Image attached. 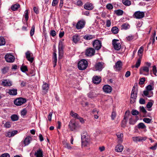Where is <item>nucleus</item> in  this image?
<instances>
[{"label":"nucleus","instance_id":"f257e3e1","mask_svg":"<svg viewBox=\"0 0 157 157\" xmlns=\"http://www.w3.org/2000/svg\"><path fill=\"white\" fill-rule=\"evenodd\" d=\"M146 66H143L140 69V74L145 75H148L149 73V68L151 67V63L147 62L146 63Z\"/></svg>","mask_w":157,"mask_h":157},{"label":"nucleus","instance_id":"f03ea898","mask_svg":"<svg viewBox=\"0 0 157 157\" xmlns=\"http://www.w3.org/2000/svg\"><path fill=\"white\" fill-rule=\"evenodd\" d=\"M88 66L87 61L84 59H82L78 62V68L80 70H84L86 69Z\"/></svg>","mask_w":157,"mask_h":157},{"label":"nucleus","instance_id":"7ed1b4c3","mask_svg":"<svg viewBox=\"0 0 157 157\" xmlns=\"http://www.w3.org/2000/svg\"><path fill=\"white\" fill-rule=\"evenodd\" d=\"M82 145V146H86L89 144V136L86 133H84L81 136Z\"/></svg>","mask_w":157,"mask_h":157},{"label":"nucleus","instance_id":"20e7f679","mask_svg":"<svg viewBox=\"0 0 157 157\" xmlns=\"http://www.w3.org/2000/svg\"><path fill=\"white\" fill-rule=\"evenodd\" d=\"M137 95V89H135L133 87L132 90L131 95L130 102L131 103H134L136 99Z\"/></svg>","mask_w":157,"mask_h":157},{"label":"nucleus","instance_id":"39448f33","mask_svg":"<svg viewBox=\"0 0 157 157\" xmlns=\"http://www.w3.org/2000/svg\"><path fill=\"white\" fill-rule=\"evenodd\" d=\"M112 44L114 49L116 50H120L121 48V45L118 40L113 39L112 40Z\"/></svg>","mask_w":157,"mask_h":157},{"label":"nucleus","instance_id":"423d86ee","mask_svg":"<svg viewBox=\"0 0 157 157\" xmlns=\"http://www.w3.org/2000/svg\"><path fill=\"white\" fill-rule=\"evenodd\" d=\"M26 101L25 98H19L14 101V104L17 106H20L25 103Z\"/></svg>","mask_w":157,"mask_h":157},{"label":"nucleus","instance_id":"0eeeda50","mask_svg":"<svg viewBox=\"0 0 157 157\" xmlns=\"http://www.w3.org/2000/svg\"><path fill=\"white\" fill-rule=\"evenodd\" d=\"M5 58L6 61L9 63H13L15 60L14 57L10 54H6Z\"/></svg>","mask_w":157,"mask_h":157},{"label":"nucleus","instance_id":"6e6552de","mask_svg":"<svg viewBox=\"0 0 157 157\" xmlns=\"http://www.w3.org/2000/svg\"><path fill=\"white\" fill-rule=\"evenodd\" d=\"M104 67V63L102 62H99L95 64L94 69L95 71H101Z\"/></svg>","mask_w":157,"mask_h":157},{"label":"nucleus","instance_id":"1a4fd4ad","mask_svg":"<svg viewBox=\"0 0 157 157\" xmlns=\"http://www.w3.org/2000/svg\"><path fill=\"white\" fill-rule=\"evenodd\" d=\"M25 56L28 60L31 63L33 62L34 57L33 54L29 51H28L25 53Z\"/></svg>","mask_w":157,"mask_h":157},{"label":"nucleus","instance_id":"9d476101","mask_svg":"<svg viewBox=\"0 0 157 157\" xmlns=\"http://www.w3.org/2000/svg\"><path fill=\"white\" fill-rule=\"evenodd\" d=\"M93 44L94 47L97 50L100 49L101 46V41L98 40H95L93 42Z\"/></svg>","mask_w":157,"mask_h":157},{"label":"nucleus","instance_id":"9b49d317","mask_svg":"<svg viewBox=\"0 0 157 157\" xmlns=\"http://www.w3.org/2000/svg\"><path fill=\"white\" fill-rule=\"evenodd\" d=\"M85 21L84 20H81L79 21L76 25V28L78 29H80L83 28L85 26Z\"/></svg>","mask_w":157,"mask_h":157},{"label":"nucleus","instance_id":"f8f14e48","mask_svg":"<svg viewBox=\"0 0 157 157\" xmlns=\"http://www.w3.org/2000/svg\"><path fill=\"white\" fill-rule=\"evenodd\" d=\"M134 16V17L136 19H141L144 17V13L143 12L137 11L135 13Z\"/></svg>","mask_w":157,"mask_h":157},{"label":"nucleus","instance_id":"ddd939ff","mask_svg":"<svg viewBox=\"0 0 157 157\" xmlns=\"http://www.w3.org/2000/svg\"><path fill=\"white\" fill-rule=\"evenodd\" d=\"M122 64L121 61H118L116 63L115 66H114V69L116 71H119L122 68Z\"/></svg>","mask_w":157,"mask_h":157},{"label":"nucleus","instance_id":"4468645a","mask_svg":"<svg viewBox=\"0 0 157 157\" xmlns=\"http://www.w3.org/2000/svg\"><path fill=\"white\" fill-rule=\"evenodd\" d=\"M1 85L5 86H10L12 85V81L9 80L4 79L2 82Z\"/></svg>","mask_w":157,"mask_h":157},{"label":"nucleus","instance_id":"2eb2a0df","mask_svg":"<svg viewBox=\"0 0 157 157\" xmlns=\"http://www.w3.org/2000/svg\"><path fill=\"white\" fill-rule=\"evenodd\" d=\"M95 50L92 48L87 49L86 51V55L88 56H92L94 55Z\"/></svg>","mask_w":157,"mask_h":157},{"label":"nucleus","instance_id":"dca6fc26","mask_svg":"<svg viewBox=\"0 0 157 157\" xmlns=\"http://www.w3.org/2000/svg\"><path fill=\"white\" fill-rule=\"evenodd\" d=\"M103 90L105 93H109L111 92L112 90V88L110 86L106 85L103 86Z\"/></svg>","mask_w":157,"mask_h":157},{"label":"nucleus","instance_id":"f3484780","mask_svg":"<svg viewBox=\"0 0 157 157\" xmlns=\"http://www.w3.org/2000/svg\"><path fill=\"white\" fill-rule=\"evenodd\" d=\"M84 8L85 9L88 10H92L94 7V6L92 4L88 2H87L85 3L84 5Z\"/></svg>","mask_w":157,"mask_h":157},{"label":"nucleus","instance_id":"a211bd4d","mask_svg":"<svg viewBox=\"0 0 157 157\" xmlns=\"http://www.w3.org/2000/svg\"><path fill=\"white\" fill-rule=\"evenodd\" d=\"M17 131L16 130L13 131L11 132L9 131L6 133L5 135L6 137H10L14 136L15 135L17 134Z\"/></svg>","mask_w":157,"mask_h":157},{"label":"nucleus","instance_id":"6ab92c4d","mask_svg":"<svg viewBox=\"0 0 157 157\" xmlns=\"http://www.w3.org/2000/svg\"><path fill=\"white\" fill-rule=\"evenodd\" d=\"M32 140V138L31 136H27L24 141V143L25 146L28 145L30 143Z\"/></svg>","mask_w":157,"mask_h":157},{"label":"nucleus","instance_id":"aec40b11","mask_svg":"<svg viewBox=\"0 0 157 157\" xmlns=\"http://www.w3.org/2000/svg\"><path fill=\"white\" fill-rule=\"evenodd\" d=\"M68 126L70 129L72 131L75 130L76 127L75 123L74 122H73L71 121L69 122Z\"/></svg>","mask_w":157,"mask_h":157},{"label":"nucleus","instance_id":"412c9836","mask_svg":"<svg viewBox=\"0 0 157 157\" xmlns=\"http://www.w3.org/2000/svg\"><path fill=\"white\" fill-rule=\"evenodd\" d=\"M101 81V79L99 76H97L93 77V82L94 83L98 84Z\"/></svg>","mask_w":157,"mask_h":157},{"label":"nucleus","instance_id":"4be33fe9","mask_svg":"<svg viewBox=\"0 0 157 157\" xmlns=\"http://www.w3.org/2000/svg\"><path fill=\"white\" fill-rule=\"evenodd\" d=\"M42 89L43 92L46 93L48 92L49 89L48 85L46 83H44L42 85Z\"/></svg>","mask_w":157,"mask_h":157},{"label":"nucleus","instance_id":"5701e85b","mask_svg":"<svg viewBox=\"0 0 157 157\" xmlns=\"http://www.w3.org/2000/svg\"><path fill=\"white\" fill-rule=\"evenodd\" d=\"M118 142L119 143H121L123 141V135L122 133H117L116 134Z\"/></svg>","mask_w":157,"mask_h":157},{"label":"nucleus","instance_id":"b1692460","mask_svg":"<svg viewBox=\"0 0 157 157\" xmlns=\"http://www.w3.org/2000/svg\"><path fill=\"white\" fill-rule=\"evenodd\" d=\"M63 50L62 47V46H59V59H61L63 56Z\"/></svg>","mask_w":157,"mask_h":157},{"label":"nucleus","instance_id":"393cba45","mask_svg":"<svg viewBox=\"0 0 157 157\" xmlns=\"http://www.w3.org/2000/svg\"><path fill=\"white\" fill-rule=\"evenodd\" d=\"M123 149V147L120 144H118L115 147V150L117 152H121Z\"/></svg>","mask_w":157,"mask_h":157},{"label":"nucleus","instance_id":"a878e982","mask_svg":"<svg viewBox=\"0 0 157 157\" xmlns=\"http://www.w3.org/2000/svg\"><path fill=\"white\" fill-rule=\"evenodd\" d=\"M8 92L10 95H15L17 94V90L14 89H10L8 90Z\"/></svg>","mask_w":157,"mask_h":157},{"label":"nucleus","instance_id":"bb28decb","mask_svg":"<svg viewBox=\"0 0 157 157\" xmlns=\"http://www.w3.org/2000/svg\"><path fill=\"white\" fill-rule=\"evenodd\" d=\"M35 155L36 157H43V152L42 150L39 149L35 153Z\"/></svg>","mask_w":157,"mask_h":157},{"label":"nucleus","instance_id":"cd10ccee","mask_svg":"<svg viewBox=\"0 0 157 157\" xmlns=\"http://www.w3.org/2000/svg\"><path fill=\"white\" fill-rule=\"evenodd\" d=\"M95 37V36L94 35L90 34H87L85 35L83 37L84 39L87 40L92 39L94 38Z\"/></svg>","mask_w":157,"mask_h":157},{"label":"nucleus","instance_id":"c85d7f7f","mask_svg":"<svg viewBox=\"0 0 157 157\" xmlns=\"http://www.w3.org/2000/svg\"><path fill=\"white\" fill-rule=\"evenodd\" d=\"M53 62L54 63L53 67H55L56 65V63L57 62L56 54L55 52L53 53Z\"/></svg>","mask_w":157,"mask_h":157},{"label":"nucleus","instance_id":"c756f323","mask_svg":"<svg viewBox=\"0 0 157 157\" xmlns=\"http://www.w3.org/2000/svg\"><path fill=\"white\" fill-rule=\"evenodd\" d=\"M20 6L19 4H16L12 5L11 7V9L13 11H15L17 10L20 7Z\"/></svg>","mask_w":157,"mask_h":157},{"label":"nucleus","instance_id":"7c9ffc66","mask_svg":"<svg viewBox=\"0 0 157 157\" xmlns=\"http://www.w3.org/2000/svg\"><path fill=\"white\" fill-rule=\"evenodd\" d=\"M79 40V38L78 35H75L73 36V41L75 44L77 43Z\"/></svg>","mask_w":157,"mask_h":157},{"label":"nucleus","instance_id":"2f4dec72","mask_svg":"<svg viewBox=\"0 0 157 157\" xmlns=\"http://www.w3.org/2000/svg\"><path fill=\"white\" fill-rule=\"evenodd\" d=\"M141 58H139L137 60V62H136V64L135 66H133L132 67L133 68L134 67L137 68L140 66L141 63Z\"/></svg>","mask_w":157,"mask_h":157},{"label":"nucleus","instance_id":"473e14b6","mask_svg":"<svg viewBox=\"0 0 157 157\" xmlns=\"http://www.w3.org/2000/svg\"><path fill=\"white\" fill-rule=\"evenodd\" d=\"M63 143L64 145V147L67 148L68 149H72V147L70 146L69 144L66 141H64L63 142Z\"/></svg>","mask_w":157,"mask_h":157},{"label":"nucleus","instance_id":"72a5a7b5","mask_svg":"<svg viewBox=\"0 0 157 157\" xmlns=\"http://www.w3.org/2000/svg\"><path fill=\"white\" fill-rule=\"evenodd\" d=\"M143 51L144 47L141 46L138 52V55L140 57L139 58L141 57L142 58V54L143 53Z\"/></svg>","mask_w":157,"mask_h":157},{"label":"nucleus","instance_id":"f704fd0d","mask_svg":"<svg viewBox=\"0 0 157 157\" xmlns=\"http://www.w3.org/2000/svg\"><path fill=\"white\" fill-rule=\"evenodd\" d=\"M122 29L126 30L130 28V26L128 23H125L122 25Z\"/></svg>","mask_w":157,"mask_h":157},{"label":"nucleus","instance_id":"c9c22d12","mask_svg":"<svg viewBox=\"0 0 157 157\" xmlns=\"http://www.w3.org/2000/svg\"><path fill=\"white\" fill-rule=\"evenodd\" d=\"M70 114L72 117L76 119H77L79 116L77 113H75L73 111H71Z\"/></svg>","mask_w":157,"mask_h":157},{"label":"nucleus","instance_id":"e433bc0d","mask_svg":"<svg viewBox=\"0 0 157 157\" xmlns=\"http://www.w3.org/2000/svg\"><path fill=\"white\" fill-rule=\"evenodd\" d=\"M122 2L126 6H129L131 4V2L129 0H122Z\"/></svg>","mask_w":157,"mask_h":157},{"label":"nucleus","instance_id":"4c0bfd02","mask_svg":"<svg viewBox=\"0 0 157 157\" xmlns=\"http://www.w3.org/2000/svg\"><path fill=\"white\" fill-rule=\"evenodd\" d=\"M138 127L139 129H144L146 128V126L143 123H140L138 125Z\"/></svg>","mask_w":157,"mask_h":157},{"label":"nucleus","instance_id":"58836bf2","mask_svg":"<svg viewBox=\"0 0 157 157\" xmlns=\"http://www.w3.org/2000/svg\"><path fill=\"white\" fill-rule=\"evenodd\" d=\"M112 32L115 34H117L119 31L117 27H114L111 29Z\"/></svg>","mask_w":157,"mask_h":157},{"label":"nucleus","instance_id":"ea45409f","mask_svg":"<svg viewBox=\"0 0 157 157\" xmlns=\"http://www.w3.org/2000/svg\"><path fill=\"white\" fill-rule=\"evenodd\" d=\"M115 13L118 16H121L122 15L123 11L121 10H118L115 11Z\"/></svg>","mask_w":157,"mask_h":157},{"label":"nucleus","instance_id":"a19ab883","mask_svg":"<svg viewBox=\"0 0 157 157\" xmlns=\"http://www.w3.org/2000/svg\"><path fill=\"white\" fill-rule=\"evenodd\" d=\"M12 120L13 121H17L18 119V117L16 115H13L11 117Z\"/></svg>","mask_w":157,"mask_h":157},{"label":"nucleus","instance_id":"79ce46f5","mask_svg":"<svg viewBox=\"0 0 157 157\" xmlns=\"http://www.w3.org/2000/svg\"><path fill=\"white\" fill-rule=\"evenodd\" d=\"M5 41L3 37H0V46L4 45L5 44Z\"/></svg>","mask_w":157,"mask_h":157},{"label":"nucleus","instance_id":"37998d69","mask_svg":"<svg viewBox=\"0 0 157 157\" xmlns=\"http://www.w3.org/2000/svg\"><path fill=\"white\" fill-rule=\"evenodd\" d=\"M11 122H7L4 124V127L6 128H10L11 126Z\"/></svg>","mask_w":157,"mask_h":157},{"label":"nucleus","instance_id":"c03bdc74","mask_svg":"<svg viewBox=\"0 0 157 157\" xmlns=\"http://www.w3.org/2000/svg\"><path fill=\"white\" fill-rule=\"evenodd\" d=\"M133 140L136 142H140V136H135L132 137Z\"/></svg>","mask_w":157,"mask_h":157},{"label":"nucleus","instance_id":"a18cd8bd","mask_svg":"<svg viewBox=\"0 0 157 157\" xmlns=\"http://www.w3.org/2000/svg\"><path fill=\"white\" fill-rule=\"evenodd\" d=\"M21 69L23 72H25L28 71L27 67L26 66H22L21 67Z\"/></svg>","mask_w":157,"mask_h":157},{"label":"nucleus","instance_id":"49530a36","mask_svg":"<svg viewBox=\"0 0 157 157\" xmlns=\"http://www.w3.org/2000/svg\"><path fill=\"white\" fill-rule=\"evenodd\" d=\"M151 119L148 118H144L143 119V121L147 123H150Z\"/></svg>","mask_w":157,"mask_h":157},{"label":"nucleus","instance_id":"de8ad7c7","mask_svg":"<svg viewBox=\"0 0 157 157\" xmlns=\"http://www.w3.org/2000/svg\"><path fill=\"white\" fill-rule=\"evenodd\" d=\"M35 31V26L34 25H33L31 28V29L30 32V35L32 36L34 33Z\"/></svg>","mask_w":157,"mask_h":157},{"label":"nucleus","instance_id":"09e8293b","mask_svg":"<svg viewBox=\"0 0 157 157\" xmlns=\"http://www.w3.org/2000/svg\"><path fill=\"white\" fill-rule=\"evenodd\" d=\"M154 87L151 85H148L146 87V90L147 91H151L153 90Z\"/></svg>","mask_w":157,"mask_h":157},{"label":"nucleus","instance_id":"8fccbe9b","mask_svg":"<svg viewBox=\"0 0 157 157\" xmlns=\"http://www.w3.org/2000/svg\"><path fill=\"white\" fill-rule=\"evenodd\" d=\"M28 10H26L25 12V15H24V17L26 19V21H28L29 18V17L28 16Z\"/></svg>","mask_w":157,"mask_h":157},{"label":"nucleus","instance_id":"3c124183","mask_svg":"<svg viewBox=\"0 0 157 157\" xmlns=\"http://www.w3.org/2000/svg\"><path fill=\"white\" fill-rule=\"evenodd\" d=\"M145 78H142L140 79L139 84L140 85H143L144 83V82L145 81Z\"/></svg>","mask_w":157,"mask_h":157},{"label":"nucleus","instance_id":"603ef678","mask_svg":"<svg viewBox=\"0 0 157 157\" xmlns=\"http://www.w3.org/2000/svg\"><path fill=\"white\" fill-rule=\"evenodd\" d=\"M106 7V8L108 10H112L113 8V5L110 3L107 4Z\"/></svg>","mask_w":157,"mask_h":157},{"label":"nucleus","instance_id":"864d4df0","mask_svg":"<svg viewBox=\"0 0 157 157\" xmlns=\"http://www.w3.org/2000/svg\"><path fill=\"white\" fill-rule=\"evenodd\" d=\"M151 101H152V100ZM152 101V102H148L146 106L147 108H150L152 106L153 104V101Z\"/></svg>","mask_w":157,"mask_h":157},{"label":"nucleus","instance_id":"5fc2aeb1","mask_svg":"<svg viewBox=\"0 0 157 157\" xmlns=\"http://www.w3.org/2000/svg\"><path fill=\"white\" fill-rule=\"evenodd\" d=\"M116 116V113L115 112L113 111L112 112L111 116L112 119V120H114L115 119V118Z\"/></svg>","mask_w":157,"mask_h":157},{"label":"nucleus","instance_id":"6e6d98bb","mask_svg":"<svg viewBox=\"0 0 157 157\" xmlns=\"http://www.w3.org/2000/svg\"><path fill=\"white\" fill-rule=\"evenodd\" d=\"M75 4L78 6H81L82 5L83 3L80 0H77V2L75 3Z\"/></svg>","mask_w":157,"mask_h":157},{"label":"nucleus","instance_id":"4d7b16f0","mask_svg":"<svg viewBox=\"0 0 157 157\" xmlns=\"http://www.w3.org/2000/svg\"><path fill=\"white\" fill-rule=\"evenodd\" d=\"M77 119L79 120V121L82 124H83L85 123V120L83 119V118L80 117L79 116L78 117Z\"/></svg>","mask_w":157,"mask_h":157},{"label":"nucleus","instance_id":"13d9d810","mask_svg":"<svg viewBox=\"0 0 157 157\" xmlns=\"http://www.w3.org/2000/svg\"><path fill=\"white\" fill-rule=\"evenodd\" d=\"M157 69L156 67L155 66H154L153 67V68H152V71L154 74L156 76V73L157 72Z\"/></svg>","mask_w":157,"mask_h":157},{"label":"nucleus","instance_id":"bf43d9fd","mask_svg":"<svg viewBox=\"0 0 157 157\" xmlns=\"http://www.w3.org/2000/svg\"><path fill=\"white\" fill-rule=\"evenodd\" d=\"M26 113H27V111L25 109H24L21 111V115L22 116H25V115H26Z\"/></svg>","mask_w":157,"mask_h":157},{"label":"nucleus","instance_id":"052dcab7","mask_svg":"<svg viewBox=\"0 0 157 157\" xmlns=\"http://www.w3.org/2000/svg\"><path fill=\"white\" fill-rule=\"evenodd\" d=\"M127 39L129 41L132 40L133 39V36L130 35L127 37Z\"/></svg>","mask_w":157,"mask_h":157},{"label":"nucleus","instance_id":"680f3d73","mask_svg":"<svg viewBox=\"0 0 157 157\" xmlns=\"http://www.w3.org/2000/svg\"><path fill=\"white\" fill-rule=\"evenodd\" d=\"M138 113V112L136 110H132V114L134 115H137Z\"/></svg>","mask_w":157,"mask_h":157},{"label":"nucleus","instance_id":"e2e57ef3","mask_svg":"<svg viewBox=\"0 0 157 157\" xmlns=\"http://www.w3.org/2000/svg\"><path fill=\"white\" fill-rule=\"evenodd\" d=\"M58 0H53L52 4V6H55L56 5H57L58 4Z\"/></svg>","mask_w":157,"mask_h":157},{"label":"nucleus","instance_id":"0e129e2a","mask_svg":"<svg viewBox=\"0 0 157 157\" xmlns=\"http://www.w3.org/2000/svg\"><path fill=\"white\" fill-rule=\"evenodd\" d=\"M111 25V22L109 20H107L106 21V25L107 27H109Z\"/></svg>","mask_w":157,"mask_h":157},{"label":"nucleus","instance_id":"69168bd1","mask_svg":"<svg viewBox=\"0 0 157 157\" xmlns=\"http://www.w3.org/2000/svg\"><path fill=\"white\" fill-rule=\"evenodd\" d=\"M8 70V68L7 67H5L2 69V72L4 74L6 73Z\"/></svg>","mask_w":157,"mask_h":157},{"label":"nucleus","instance_id":"338daca9","mask_svg":"<svg viewBox=\"0 0 157 157\" xmlns=\"http://www.w3.org/2000/svg\"><path fill=\"white\" fill-rule=\"evenodd\" d=\"M50 34L52 36H54L56 35V32L54 30H52L51 31Z\"/></svg>","mask_w":157,"mask_h":157},{"label":"nucleus","instance_id":"774afa93","mask_svg":"<svg viewBox=\"0 0 157 157\" xmlns=\"http://www.w3.org/2000/svg\"><path fill=\"white\" fill-rule=\"evenodd\" d=\"M0 157H10V156L9 154L5 153L2 154Z\"/></svg>","mask_w":157,"mask_h":157}]
</instances>
